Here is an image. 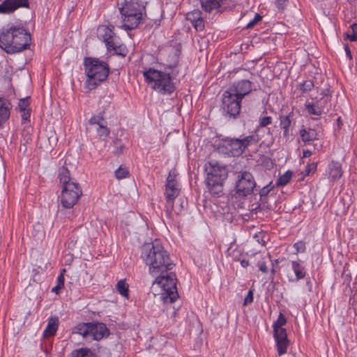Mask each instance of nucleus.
<instances>
[{
	"mask_svg": "<svg viewBox=\"0 0 357 357\" xmlns=\"http://www.w3.org/2000/svg\"><path fill=\"white\" fill-rule=\"evenodd\" d=\"M278 119L280 128L282 130V137L286 142H288L290 137L293 135L292 131L296 123L294 113L291 112L288 114H281Z\"/></svg>",
	"mask_w": 357,
	"mask_h": 357,
	"instance_id": "nucleus-12",
	"label": "nucleus"
},
{
	"mask_svg": "<svg viewBox=\"0 0 357 357\" xmlns=\"http://www.w3.org/2000/svg\"><path fill=\"white\" fill-rule=\"evenodd\" d=\"M181 208H184V206H183V202H181Z\"/></svg>",
	"mask_w": 357,
	"mask_h": 357,
	"instance_id": "nucleus-60",
	"label": "nucleus"
},
{
	"mask_svg": "<svg viewBox=\"0 0 357 357\" xmlns=\"http://www.w3.org/2000/svg\"><path fill=\"white\" fill-rule=\"evenodd\" d=\"M351 33L357 36V24L354 23L350 26Z\"/></svg>",
	"mask_w": 357,
	"mask_h": 357,
	"instance_id": "nucleus-53",
	"label": "nucleus"
},
{
	"mask_svg": "<svg viewBox=\"0 0 357 357\" xmlns=\"http://www.w3.org/2000/svg\"><path fill=\"white\" fill-rule=\"evenodd\" d=\"M347 38H349L351 41H356L357 40V36L355 34H353L352 33H347Z\"/></svg>",
	"mask_w": 357,
	"mask_h": 357,
	"instance_id": "nucleus-52",
	"label": "nucleus"
},
{
	"mask_svg": "<svg viewBox=\"0 0 357 357\" xmlns=\"http://www.w3.org/2000/svg\"><path fill=\"white\" fill-rule=\"evenodd\" d=\"M305 107L308 113L310 114L320 116L321 114L324 113L321 109V105L320 104H316V102L306 104Z\"/></svg>",
	"mask_w": 357,
	"mask_h": 357,
	"instance_id": "nucleus-29",
	"label": "nucleus"
},
{
	"mask_svg": "<svg viewBox=\"0 0 357 357\" xmlns=\"http://www.w3.org/2000/svg\"><path fill=\"white\" fill-rule=\"evenodd\" d=\"M287 323V319L282 313H280L277 321L273 324V328H283L282 326Z\"/></svg>",
	"mask_w": 357,
	"mask_h": 357,
	"instance_id": "nucleus-36",
	"label": "nucleus"
},
{
	"mask_svg": "<svg viewBox=\"0 0 357 357\" xmlns=\"http://www.w3.org/2000/svg\"><path fill=\"white\" fill-rule=\"evenodd\" d=\"M63 289L62 287L58 286V285H56L54 287L52 288V292H54L56 293V294H58L59 293V291Z\"/></svg>",
	"mask_w": 357,
	"mask_h": 357,
	"instance_id": "nucleus-57",
	"label": "nucleus"
},
{
	"mask_svg": "<svg viewBox=\"0 0 357 357\" xmlns=\"http://www.w3.org/2000/svg\"><path fill=\"white\" fill-rule=\"evenodd\" d=\"M115 177L120 180L122 178H127L129 175V172L126 167H123L120 166L115 172H114Z\"/></svg>",
	"mask_w": 357,
	"mask_h": 357,
	"instance_id": "nucleus-34",
	"label": "nucleus"
},
{
	"mask_svg": "<svg viewBox=\"0 0 357 357\" xmlns=\"http://www.w3.org/2000/svg\"><path fill=\"white\" fill-rule=\"evenodd\" d=\"M287 0H276V6L279 10H283L287 6Z\"/></svg>",
	"mask_w": 357,
	"mask_h": 357,
	"instance_id": "nucleus-48",
	"label": "nucleus"
},
{
	"mask_svg": "<svg viewBox=\"0 0 357 357\" xmlns=\"http://www.w3.org/2000/svg\"><path fill=\"white\" fill-rule=\"evenodd\" d=\"M90 326L91 322L79 323L73 328V333L78 334L84 337H86L88 335H90Z\"/></svg>",
	"mask_w": 357,
	"mask_h": 357,
	"instance_id": "nucleus-24",
	"label": "nucleus"
},
{
	"mask_svg": "<svg viewBox=\"0 0 357 357\" xmlns=\"http://www.w3.org/2000/svg\"><path fill=\"white\" fill-rule=\"evenodd\" d=\"M109 335V331L106 325L101 322H91L90 335L97 341L102 340Z\"/></svg>",
	"mask_w": 357,
	"mask_h": 357,
	"instance_id": "nucleus-17",
	"label": "nucleus"
},
{
	"mask_svg": "<svg viewBox=\"0 0 357 357\" xmlns=\"http://www.w3.org/2000/svg\"><path fill=\"white\" fill-rule=\"evenodd\" d=\"M279 259L275 260V261L272 264V268H271V274H272V279H273L274 274L275 273V265L278 264Z\"/></svg>",
	"mask_w": 357,
	"mask_h": 357,
	"instance_id": "nucleus-51",
	"label": "nucleus"
},
{
	"mask_svg": "<svg viewBox=\"0 0 357 357\" xmlns=\"http://www.w3.org/2000/svg\"><path fill=\"white\" fill-rule=\"evenodd\" d=\"M292 175L293 172L291 171H287L278 178L276 183L277 186L283 187L286 185L289 182Z\"/></svg>",
	"mask_w": 357,
	"mask_h": 357,
	"instance_id": "nucleus-31",
	"label": "nucleus"
},
{
	"mask_svg": "<svg viewBox=\"0 0 357 357\" xmlns=\"http://www.w3.org/2000/svg\"><path fill=\"white\" fill-rule=\"evenodd\" d=\"M321 97L317 100L316 104H320L321 105V110L324 114L328 113L331 110V96L330 94L329 89H324L322 91Z\"/></svg>",
	"mask_w": 357,
	"mask_h": 357,
	"instance_id": "nucleus-20",
	"label": "nucleus"
},
{
	"mask_svg": "<svg viewBox=\"0 0 357 357\" xmlns=\"http://www.w3.org/2000/svg\"><path fill=\"white\" fill-rule=\"evenodd\" d=\"M202 17V12L198 9H195L191 12H189L186 15L187 20L190 21L191 23L195 20L201 19Z\"/></svg>",
	"mask_w": 357,
	"mask_h": 357,
	"instance_id": "nucleus-33",
	"label": "nucleus"
},
{
	"mask_svg": "<svg viewBox=\"0 0 357 357\" xmlns=\"http://www.w3.org/2000/svg\"><path fill=\"white\" fill-rule=\"evenodd\" d=\"M299 135L302 139V141L305 143H309L314 139H317V132L314 129H305L304 127H303L299 130Z\"/></svg>",
	"mask_w": 357,
	"mask_h": 357,
	"instance_id": "nucleus-23",
	"label": "nucleus"
},
{
	"mask_svg": "<svg viewBox=\"0 0 357 357\" xmlns=\"http://www.w3.org/2000/svg\"><path fill=\"white\" fill-rule=\"evenodd\" d=\"M259 205L262 208H268V197H259Z\"/></svg>",
	"mask_w": 357,
	"mask_h": 357,
	"instance_id": "nucleus-46",
	"label": "nucleus"
},
{
	"mask_svg": "<svg viewBox=\"0 0 357 357\" xmlns=\"http://www.w3.org/2000/svg\"><path fill=\"white\" fill-rule=\"evenodd\" d=\"M344 50H345V52H346V54H347V57L351 60L352 59V56H351V51H350V49L349 47V45L348 44H345L344 45Z\"/></svg>",
	"mask_w": 357,
	"mask_h": 357,
	"instance_id": "nucleus-49",
	"label": "nucleus"
},
{
	"mask_svg": "<svg viewBox=\"0 0 357 357\" xmlns=\"http://www.w3.org/2000/svg\"><path fill=\"white\" fill-rule=\"evenodd\" d=\"M20 8H29V0H4L0 4V13L10 14Z\"/></svg>",
	"mask_w": 357,
	"mask_h": 357,
	"instance_id": "nucleus-13",
	"label": "nucleus"
},
{
	"mask_svg": "<svg viewBox=\"0 0 357 357\" xmlns=\"http://www.w3.org/2000/svg\"><path fill=\"white\" fill-rule=\"evenodd\" d=\"M84 65L85 73L87 76L86 84L90 90L96 88L109 75V68L108 64L98 58L86 57Z\"/></svg>",
	"mask_w": 357,
	"mask_h": 357,
	"instance_id": "nucleus-7",
	"label": "nucleus"
},
{
	"mask_svg": "<svg viewBox=\"0 0 357 357\" xmlns=\"http://www.w3.org/2000/svg\"><path fill=\"white\" fill-rule=\"evenodd\" d=\"M179 189L176 184H165L166 211L171 212L174 210V200L178 196Z\"/></svg>",
	"mask_w": 357,
	"mask_h": 357,
	"instance_id": "nucleus-15",
	"label": "nucleus"
},
{
	"mask_svg": "<svg viewBox=\"0 0 357 357\" xmlns=\"http://www.w3.org/2000/svg\"><path fill=\"white\" fill-rule=\"evenodd\" d=\"M122 26L125 30H132L143 22L146 15L145 6L139 0H119Z\"/></svg>",
	"mask_w": 357,
	"mask_h": 357,
	"instance_id": "nucleus-4",
	"label": "nucleus"
},
{
	"mask_svg": "<svg viewBox=\"0 0 357 357\" xmlns=\"http://www.w3.org/2000/svg\"><path fill=\"white\" fill-rule=\"evenodd\" d=\"M30 97H26L20 100L18 103V107L20 111H25L30 104Z\"/></svg>",
	"mask_w": 357,
	"mask_h": 357,
	"instance_id": "nucleus-38",
	"label": "nucleus"
},
{
	"mask_svg": "<svg viewBox=\"0 0 357 357\" xmlns=\"http://www.w3.org/2000/svg\"><path fill=\"white\" fill-rule=\"evenodd\" d=\"M222 140L223 146L235 157L243 154L249 146L257 143L259 139L254 135H248L243 137L241 136L239 138L226 137Z\"/></svg>",
	"mask_w": 357,
	"mask_h": 357,
	"instance_id": "nucleus-8",
	"label": "nucleus"
},
{
	"mask_svg": "<svg viewBox=\"0 0 357 357\" xmlns=\"http://www.w3.org/2000/svg\"><path fill=\"white\" fill-rule=\"evenodd\" d=\"M262 17L261 16L258 14V13H256L255 14V16L254 17L253 20H252L246 26H245V28L246 29H251L252 27H254L260 20H261Z\"/></svg>",
	"mask_w": 357,
	"mask_h": 357,
	"instance_id": "nucleus-41",
	"label": "nucleus"
},
{
	"mask_svg": "<svg viewBox=\"0 0 357 357\" xmlns=\"http://www.w3.org/2000/svg\"><path fill=\"white\" fill-rule=\"evenodd\" d=\"M274 188L272 182L263 187L259 191V197H268L270 192Z\"/></svg>",
	"mask_w": 357,
	"mask_h": 357,
	"instance_id": "nucleus-37",
	"label": "nucleus"
},
{
	"mask_svg": "<svg viewBox=\"0 0 357 357\" xmlns=\"http://www.w3.org/2000/svg\"><path fill=\"white\" fill-rule=\"evenodd\" d=\"M122 147L123 146L122 145H120V146H116L115 147V150L114 151V153L116 154V155H119L122 152Z\"/></svg>",
	"mask_w": 357,
	"mask_h": 357,
	"instance_id": "nucleus-54",
	"label": "nucleus"
},
{
	"mask_svg": "<svg viewBox=\"0 0 357 357\" xmlns=\"http://www.w3.org/2000/svg\"><path fill=\"white\" fill-rule=\"evenodd\" d=\"M116 289L121 295L128 298V285L124 280H121L120 281H119L117 282Z\"/></svg>",
	"mask_w": 357,
	"mask_h": 357,
	"instance_id": "nucleus-32",
	"label": "nucleus"
},
{
	"mask_svg": "<svg viewBox=\"0 0 357 357\" xmlns=\"http://www.w3.org/2000/svg\"><path fill=\"white\" fill-rule=\"evenodd\" d=\"M314 87V82L310 80L304 81L303 83H301L299 85V89L302 91L303 93H305L311 91Z\"/></svg>",
	"mask_w": 357,
	"mask_h": 357,
	"instance_id": "nucleus-35",
	"label": "nucleus"
},
{
	"mask_svg": "<svg viewBox=\"0 0 357 357\" xmlns=\"http://www.w3.org/2000/svg\"><path fill=\"white\" fill-rule=\"evenodd\" d=\"M94 129L96 130L99 137L103 140L108 137L110 132L109 129L107 127L106 122L102 124H100Z\"/></svg>",
	"mask_w": 357,
	"mask_h": 357,
	"instance_id": "nucleus-30",
	"label": "nucleus"
},
{
	"mask_svg": "<svg viewBox=\"0 0 357 357\" xmlns=\"http://www.w3.org/2000/svg\"><path fill=\"white\" fill-rule=\"evenodd\" d=\"M176 174H175V171L171 170L169 173L167 178L166 183L176 184Z\"/></svg>",
	"mask_w": 357,
	"mask_h": 357,
	"instance_id": "nucleus-42",
	"label": "nucleus"
},
{
	"mask_svg": "<svg viewBox=\"0 0 357 357\" xmlns=\"http://www.w3.org/2000/svg\"><path fill=\"white\" fill-rule=\"evenodd\" d=\"M181 50H176L172 55V63L167 65V68L172 69V72H163L150 68L143 73L146 81L151 84L152 88L163 95H170L175 90L176 86L172 81L173 77L178 74V71L174 70L178 66Z\"/></svg>",
	"mask_w": 357,
	"mask_h": 357,
	"instance_id": "nucleus-2",
	"label": "nucleus"
},
{
	"mask_svg": "<svg viewBox=\"0 0 357 357\" xmlns=\"http://www.w3.org/2000/svg\"><path fill=\"white\" fill-rule=\"evenodd\" d=\"M22 112V119L23 121H26V120H28V119L30 117V114L29 112V111L27 110H25V111H21Z\"/></svg>",
	"mask_w": 357,
	"mask_h": 357,
	"instance_id": "nucleus-50",
	"label": "nucleus"
},
{
	"mask_svg": "<svg viewBox=\"0 0 357 357\" xmlns=\"http://www.w3.org/2000/svg\"><path fill=\"white\" fill-rule=\"evenodd\" d=\"M241 100L237 99L227 90L222 96L221 109L222 115L225 117L236 119L241 112Z\"/></svg>",
	"mask_w": 357,
	"mask_h": 357,
	"instance_id": "nucleus-9",
	"label": "nucleus"
},
{
	"mask_svg": "<svg viewBox=\"0 0 357 357\" xmlns=\"http://www.w3.org/2000/svg\"><path fill=\"white\" fill-rule=\"evenodd\" d=\"M317 163L316 162H312L311 164L307 165L305 167V172H304V176H308L312 173H314L317 169Z\"/></svg>",
	"mask_w": 357,
	"mask_h": 357,
	"instance_id": "nucleus-40",
	"label": "nucleus"
},
{
	"mask_svg": "<svg viewBox=\"0 0 357 357\" xmlns=\"http://www.w3.org/2000/svg\"><path fill=\"white\" fill-rule=\"evenodd\" d=\"M69 357H97L96 354L92 352L90 349L86 347L73 350L69 355Z\"/></svg>",
	"mask_w": 357,
	"mask_h": 357,
	"instance_id": "nucleus-26",
	"label": "nucleus"
},
{
	"mask_svg": "<svg viewBox=\"0 0 357 357\" xmlns=\"http://www.w3.org/2000/svg\"><path fill=\"white\" fill-rule=\"evenodd\" d=\"M192 24L197 31H203L204 29V22L203 17L198 20L194 21L193 22H192Z\"/></svg>",
	"mask_w": 357,
	"mask_h": 357,
	"instance_id": "nucleus-39",
	"label": "nucleus"
},
{
	"mask_svg": "<svg viewBox=\"0 0 357 357\" xmlns=\"http://www.w3.org/2000/svg\"><path fill=\"white\" fill-rule=\"evenodd\" d=\"M59 319L57 317H51L47 323V326L43 332L45 337L54 336L58 329Z\"/></svg>",
	"mask_w": 357,
	"mask_h": 357,
	"instance_id": "nucleus-22",
	"label": "nucleus"
},
{
	"mask_svg": "<svg viewBox=\"0 0 357 357\" xmlns=\"http://www.w3.org/2000/svg\"><path fill=\"white\" fill-rule=\"evenodd\" d=\"M273 130H271V128H268L267 135L268 137H271V138H273Z\"/></svg>",
	"mask_w": 357,
	"mask_h": 357,
	"instance_id": "nucleus-59",
	"label": "nucleus"
},
{
	"mask_svg": "<svg viewBox=\"0 0 357 357\" xmlns=\"http://www.w3.org/2000/svg\"><path fill=\"white\" fill-rule=\"evenodd\" d=\"M66 272V270L65 269H63L61 272V273L59 274V275L58 276L57 278V284L56 285L63 288L64 287V273Z\"/></svg>",
	"mask_w": 357,
	"mask_h": 357,
	"instance_id": "nucleus-43",
	"label": "nucleus"
},
{
	"mask_svg": "<svg viewBox=\"0 0 357 357\" xmlns=\"http://www.w3.org/2000/svg\"><path fill=\"white\" fill-rule=\"evenodd\" d=\"M30 33L22 26H11L0 33V48L8 54L20 52L29 47Z\"/></svg>",
	"mask_w": 357,
	"mask_h": 357,
	"instance_id": "nucleus-3",
	"label": "nucleus"
},
{
	"mask_svg": "<svg viewBox=\"0 0 357 357\" xmlns=\"http://www.w3.org/2000/svg\"><path fill=\"white\" fill-rule=\"evenodd\" d=\"M227 91L242 101L252 91V83L248 79H241L234 82Z\"/></svg>",
	"mask_w": 357,
	"mask_h": 357,
	"instance_id": "nucleus-11",
	"label": "nucleus"
},
{
	"mask_svg": "<svg viewBox=\"0 0 357 357\" xmlns=\"http://www.w3.org/2000/svg\"><path fill=\"white\" fill-rule=\"evenodd\" d=\"M98 33L100 38H101L105 43L106 47H107L110 44L114 45V40L118 38L114 33V26L101 25L98 29Z\"/></svg>",
	"mask_w": 357,
	"mask_h": 357,
	"instance_id": "nucleus-16",
	"label": "nucleus"
},
{
	"mask_svg": "<svg viewBox=\"0 0 357 357\" xmlns=\"http://www.w3.org/2000/svg\"><path fill=\"white\" fill-rule=\"evenodd\" d=\"M311 155H312V152L309 150H305V151H303V158H308V157L311 156Z\"/></svg>",
	"mask_w": 357,
	"mask_h": 357,
	"instance_id": "nucleus-56",
	"label": "nucleus"
},
{
	"mask_svg": "<svg viewBox=\"0 0 357 357\" xmlns=\"http://www.w3.org/2000/svg\"><path fill=\"white\" fill-rule=\"evenodd\" d=\"M294 247L296 250L298 252H304L305 251V243L302 241H299L296 243L294 245Z\"/></svg>",
	"mask_w": 357,
	"mask_h": 357,
	"instance_id": "nucleus-44",
	"label": "nucleus"
},
{
	"mask_svg": "<svg viewBox=\"0 0 357 357\" xmlns=\"http://www.w3.org/2000/svg\"><path fill=\"white\" fill-rule=\"evenodd\" d=\"M258 123V126L255 130V132L257 137L261 128H266L273 123V118L270 116H261L259 118Z\"/></svg>",
	"mask_w": 357,
	"mask_h": 357,
	"instance_id": "nucleus-28",
	"label": "nucleus"
},
{
	"mask_svg": "<svg viewBox=\"0 0 357 357\" xmlns=\"http://www.w3.org/2000/svg\"><path fill=\"white\" fill-rule=\"evenodd\" d=\"M328 178L331 181L339 179L343 173L342 165L339 162L332 161L328 166Z\"/></svg>",
	"mask_w": 357,
	"mask_h": 357,
	"instance_id": "nucleus-19",
	"label": "nucleus"
},
{
	"mask_svg": "<svg viewBox=\"0 0 357 357\" xmlns=\"http://www.w3.org/2000/svg\"><path fill=\"white\" fill-rule=\"evenodd\" d=\"M240 263L243 268H246L247 266H249V261L245 259L241 260Z\"/></svg>",
	"mask_w": 357,
	"mask_h": 357,
	"instance_id": "nucleus-55",
	"label": "nucleus"
},
{
	"mask_svg": "<svg viewBox=\"0 0 357 357\" xmlns=\"http://www.w3.org/2000/svg\"><path fill=\"white\" fill-rule=\"evenodd\" d=\"M257 264H258L259 269L261 272H263L264 273H266L268 272V267H267L265 261H259Z\"/></svg>",
	"mask_w": 357,
	"mask_h": 357,
	"instance_id": "nucleus-47",
	"label": "nucleus"
},
{
	"mask_svg": "<svg viewBox=\"0 0 357 357\" xmlns=\"http://www.w3.org/2000/svg\"><path fill=\"white\" fill-rule=\"evenodd\" d=\"M291 268L296 275L295 279H289L291 282H297L305 277V271L304 266L297 261H291Z\"/></svg>",
	"mask_w": 357,
	"mask_h": 357,
	"instance_id": "nucleus-21",
	"label": "nucleus"
},
{
	"mask_svg": "<svg viewBox=\"0 0 357 357\" xmlns=\"http://www.w3.org/2000/svg\"><path fill=\"white\" fill-rule=\"evenodd\" d=\"M306 285L307 286V288H308V291L310 292H311L312 291V282L310 280H306Z\"/></svg>",
	"mask_w": 357,
	"mask_h": 357,
	"instance_id": "nucleus-58",
	"label": "nucleus"
},
{
	"mask_svg": "<svg viewBox=\"0 0 357 357\" xmlns=\"http://www.w3.org/2000/svg\"><path fill=\"white\" fill-rule=\"evenodd\" d=\"M253 302V291L249 290L248 295L245 298L243 305H247L248 304H250Z\"/></svg>",
	"mask_w": 357,
	"mask_h": 357,
	"instance_id": "nucleus-45",
	"label": "nucleus"
},
{
	"mask_svg": "<svg viewBox=\"0 0 357 357\" xmlns=\"http://www.w3.org/2000/svg\"><path fill=\"white\" fill-rule=\"evenodd\" d=\"M119 40V38H118L114 40V45L110 44L111 45H109L107 48L109 50H114L115 54L118 55L126 56L128 50L125 45L120 44Z\"/></svg>",
	"mask_w": 357,
	"mask_h": 357,
	"instance_id": "nucleus-25",
	"label": "nucleus"
},
{
	"mask_svg": "<svg viewBox=\"0 0 357 357\" xmlns=\"http://www.w3.org/2000/svg\"><path fill=\"white\" fill-rule=\"evenodd\" d=\"M141 258L149 266V274L155 278L153 284H156L162 288L160 298L164 303H174L178 297L177 278L171 271L175 264L168 252L158 241H155L142 246Z\"/></svg>",
	"mask_w": 357,
	"mask_h": 357,
	"instance_id": "nucleus-1",
	"label": "nucleus"
},
{
	"mask_svg": "<svg viewBox=\"0 0 357 357\" xmlns=\"http://www.w3.org/2000/svg\"><path fill=\"white\" fill-rule=\"evenodd\" d=\"M11 109L10 102L5 98H0V126L8 120Z\"/></svg>",
	"mask_w": 357,
	"mask_h": 357,
	"instance_id": "nucleus-18",
	"label": "nucleus"
},
{
	"mask_svg": "<svg viewBox=\"0 0 357 357\" xmlns=\"http://www.w3.org/2000/svg\"><path fill=\"white\" fill-rule=\"evenodd\" d=\"M257 184L252 174L248 172H239L235 185L236 195L246 197L253 193Z\"/></svg>",
	"mask_w": 357,
	"mask_h": 357,
	"instance_id": "nucleus-10",
	"label": "nucleus"
},
{
	"mask_svg": "<svg viewBox=\"0 0 357 357\" xmlns=\"http://www.w3.org/2000/svg\"><path fill=\"white\" fill-rule=\"evenodd\" d=\"M273 333L278 354L279 356H282L287 352V347L289 344L287 331L284 328H273Z\"/></svg>",
	"mask_w": 357,
	"mask_h": 357,
	"instance_id": "nucleus-14",
	"label": "nucleus"
},
{
	"mask_svg": "<svg viewBox=\"0 0 357 357\" xmlns=\"http://www.w3.org/2000/svg\"><path fill=\"white\" fill-rule=\"evenodd\" d=\"M206 173V183L210 193L220 197L222 193L223 184L228 176L227 169L215 160L207 162L204 165Z\"/></svg>",
	"mask_w": 357,
	"mask_h": 357,
	"instance_id": "nucleus-6",
	"label": "nucleus"
},
{
	"mask_svg": "<svg viewBox=\"0 0 357 357\" xmlns=\"http://www.w3.org/2000/svg\"><path fill=\"white\" fill-rule=\"evenodd\" d=\"M102 107H103L102 111L100 112L98 115H94V116H91V118L89 120V123L91 126L94 127V128H96L100 124H102L105 122H106L105 121V116H104L105 110L106 109V107L104 105H102Z\"/></svg>",
	"mask_w": 357,
	"mask_h": 357,
	"instance_id": "nucleus-27",
	"label": "nucleus"
},
{
	"mask_svg": "<svg viewBox=\"0 0 357 357\" xmlns=\"http://www.w3.org/2000/svg\"><path fill=\"white\" fill-rule=\"evenodd\" d=\"M58 176L63 186L61 195V205L65 208H71L82 195V188L76 181L70 178L69 170L66 167L59 168Z\"/></svg>",
	"mask_w": 357,
	"mask_h": 357,
	"instance_id": "nucleus-5",
	"label": "nucleus"
}]
</instances>
